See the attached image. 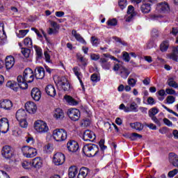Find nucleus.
<instances>
[{
	"label": "nucleus",
	"mask_w": 178,
	"mask_h": 178,
	"mask_svg": "<svg viewBox=\"0 0 178 178\" xmlns=\"http://www.w3.org/2000/svg\"><path fill=\"white\" fill-rule=\"evenodd\" d=\"M128 112H138V106L136 102H133L129 107L128 106Z\"/></svg>",
	"instance_id": "36"
},
{
	"label": "nucleus",
	"mask_w": 178,
	"mask_h": 178,
	"mask_svg": "<svg viewBox=\"0 0 178 178\" xmlns=\"http://www.w3.org/2000/svg\"><path fill=\"white\" fill-rule=\"evenodd\" d=\"M158 94L159 95V97H159V101H163V99H165V95H166V92H165V90L163 89H161L160 90L159 92H158Z\"/></svg>",
	"instance_id": "49"
},
{
	"label": "nucleus",
	"mask_w": 178,
	"mask_h": 178,
	"mask_svg": "<svg viewBox=\"0 0 178 178\" xmlns=\"http://www.w3.org/2000/svg\"><path fill=\"white\" fill-rule=\"evenodd\" d=\"M90 124H91V121L90 120V119H86L81 122V126L82 127H87Z\"/></svg>",
	"instance_id": "52"
},
{
	"label": "nucleus",
	"mask_w": 178,
	"mask_h": 178,
	"mask_svg": "<svg viewBox=\"0 0 178 178\" xmlns=\"http://www.w3.org/2000/svg\"><path fill=\"white\" fill-rule=\"evenodd\" d=\"M152 37L153 38H158L159 37V31H158L156 29H153L152 31Z\"/></svg>",
	"instance_id": "59"
},
{
	"label": "nucleus",
	"mask_w": 178,
	"mask_h": 178,
	"mask_svg": "<svg viewBox=\"0 0 178 178\" xmlns=\"http://www.w3.org/2000/svg\"><path fill=\"white\" fill-rule=\"evenodd\" d=\"M78 173H79V168H77L76 166H71L69 168L68 176H69L70 178L76 177V176H77Z\"/></svg>",
	"instance_id": "30"
},
{
	"label": "nucleus",
	"mask_w": 178,
	"mask_h": 178,
	"mask_svg": "<svg viewBox=\"0 0 178 178\" xmlns=\"http://www.w3.org/2000/svg\"><path fill=\"white\" fill-rule=\"evenodd\" d=\"M90 58H91L92 60H98L99 59V60L101 59V58H99V54H91Z\"/></svg>",
	"instance_id": "64"
},
{
	"label": "nucleus",
	"mask_w": 178,
	"mask_h": 178,
	"mask_svg": "<svg viewBox=\"0 0 178 178\" xmlns=\"http://www.w3.org/2000/svg\"><path fill=\"white\" fill-rule=\"evenodd\" d=\"M159 131V133H161V134H166L167 133H169V128L163 127L161 129H160Z\"/></svg>",
	"instance_id": "58"
},
{
	"label": "nucleus",
	"mask_w": 178,
	"mask_h": 178,
	"mask_svg": "<svg viewBox=\"0 0 178 178\" xmlns=\"http://www.w3.org/2000/svg\"><path fill=\"white\" fill-rule=\"evenodd\" d=\"M119 74L122 79H127V77H129V74H130V72L127 68L121 67Z\"/></svg>",
	"instance_id": "33"
},
{
	"label": "nucleus",
	"mask_w": 178,
	"mask_h": 178,
	"mask_svg": "<svg viewBox=\"0 0 178 178\" xmlns=\"http://www.w3.org/2000/svg\"><path fill=\"white\" fill-rule=\"evenodd\" d=\"M57 86L63 90V91H69L70 90V83L65 76L58 77Z\"/></svg>",
	"instance_id": "8"
},
{
	"label": "nucleus",
	"mask_w": 178,
	"mask_h": 178,
	"mask_svg": "<svg viewBox=\"0 0 178 178\" xmlns=\"http://www.w3.org/2000/svg\"><path fill=\"white\" fill-rule=\"evenodd\" d=\"M0 108L5 111H10L13 108V103L9 99L1 100Z\"/></svg>",
	"instance_id": "12"
},
{
	"label": "nucleus",
	"mask_w": 178,
	"mask_h": 178,
	"mask_svg": "<svg viewBox=\"0 0 178 178\" xmlns=\"http://www.w3.org/2000/svg\"><path fill=\"white\" fill-rule=\"evenodd\" d=\"M128 84L131 86V87H135L136 84H137V79L133 78L128 79Z\"/></svg>",
	"instance_id": "51"
},
{
	"label": "nucleus",
	"mask_w": 178,
	"mask_h": 178,
	"mask_svg": "<svg viewBox=\"0 0 178 178\" xmlns=\"http://www.w3.org/2000/svg\"><path fill=\"white\" fill-rule=\"evenodd\" d=\"M25 109L29 113H35L37 105L33 102H28L25 104Z\"/></svg>",
	"instance_id": "15"
},
{
	"label": "nucleus",
	"mask_w": 178,
	"mask_h": 178,
	"mask_svg": "<svg viewBox=\"0 0 178 178\" xmlns=\"http://www.w3.org/2000/svg\"><path fill=\"white\" fill-rule=\"evenodd\" d=\"M161 106H162L164 109H165V111H166L167 112H169V113H172V115H175V116H177V118H178V114H177V113H176V112L173 111V110H172V109L168 108L166 106H165V104H161Z\"/></svg>",
	"instance_id": "53"
},
{
	"label": "nucleus",
	"mask_w": 178,
	"mask_h": 178,
	"mask_svg": "<svg viewBox=\"0 0 178 178\" xmlns=\"http://www.w3.org/2000/svg\"><path fill=\"white\" fill-rule=\"evenodd\" d=\"M0 178H10L9 175L3 170H0Z\"/></svg>",
	"instance_id": "61"
},
{
	"label": "nucleus",
	"mask_w": 178,
	"mask_h": 178,
	"mask_svg": "<svg viewBox=\"0 0 178 178\" xmlns=\"http://www.w3.org/2000/svg\"><path fill=\"white\" fill-rule=\"evenodd\" d=\"M167 84L169 86V87H172V88H178V83L177 82H175L173 77L168 79Z\"/></svg>",
	"instance_id": "35"
},
{
	"label": "nucleus",
	"mask_w": 178,
	"mask_h": 178,
	"mask_svg": "<svg viewBox=\"0 0 178 178\" xmlns=\"http://www.w3.org/2000/svg\"><path fill=\"white\" fill-rule=\"evenodd\" d=\"M165 92L168 94V95H175V94H176V90L172 88H166Z\"/></svg>",
	"instance_id": "60"
},
{
	"label": "nucleus",
	"mask_w": 178,
	"mask_h": 178,
	"mask_svg": "<svg viewBox=\"0 0 178 178\" xmlns=\"http://www.w3.org/2000/svg\"><path fill=\"white\" fill-rule=\"evenodd\" d=\"M79 71H80V68H79V67H74L73 68V72H74L75 76H76L77 79H79L80 84L82 87L83 91H86V88H84V83H83V81L81 80V78L80 77V76H81V72H80Z\"/></svg>",
	"instance_id": "22"
},
{
	"label": "nucleus",
	"mask_w": 178,
	"mask_h": 178,
	"mask_svg": "<svg viewBox=\"0 0 178 178\" xmlns=\"http://www.w3.org/2000/svg\"><path fill=\"white\" fill-rule=\"evenodd\" d=\"M54 118L56 120H62L65 118V113L61 108H56L54 111Z\"/></svg>",
	"instance_id": "24"
},
{
	"label": "nucleus",
	"mask_w": 178,
	"mask_h": 178,
	"mask_svg": "<svg viewBox=\"0 0 178 178\" xmlns=\"http://www.w3.org/2000/svg\"><path fill=\"white\" fill-rule=\"evenodd\" d=\"M17 81L26 85V88L29 87L27 83H33L34 81V72L31 68H26L24 71L23 76L19 75L17 78Z\"/></svg>",
	"instance_id": "1"
},
{
	"label": "nucleus",
	"mask_w": 178,
	"mask_h": 178,
	"mask_svg": "<svg viewBox=\"0 0 178 178\" xmlns=\"http://www.w3.org/2000/svg\"><path fill=\"white\" fill-rule=\"evenodd\" d=\"M178 173L177 169H174L168 172V177H175Z\"/></svg>",
	"instance_id": "57"
},
{
	"label": "nucleus",
	"mask_w": 178,
	"mask_h": 178,
	"mask_svg": "<svg viewBox=\"0 0 178 178\" xmlns=\"http://www.w3.org/2000/svg\"><path fill=\"white\" fill-rule=\"evenodd\" d=\"M53 138L57 143L65 141L67 138V131L63 129H56L53 131Z\"/></svg>",
	"instance_id": "3"
},
{
	"label": "nucleus",
	"mask_w": 178,
	"mask_h": 178,
	"mask_svg": "<svg viewBox=\"0 0 178 178\" xmlns=\"http://www.w3.org/2000/svg\"><path fill=\"white\" fill-rule=\"evenodd\" d=\"M99 63L103 69L105 70H109L111 69V62L108 61L106 58H101L99 60Z\"/></svg>",
	"instance_id": "26"
},
{
	"label": "nucleus",
	"mask_w": 178,
	"mask_h": 178,
	"mask_svg": "<svg viewBox=\"0 0 178 178\" xmlns=\"http://www.w3.org/2000/svg\"><path fill=\"white\" fill-rule=\"evenodd\" d=\"M31 165L35 169H41L42 168V159L36 157L32 160Z\"/></svg>",
	"instance_id": "20"
},
{
	"label": "nucleus",
	"mask_w": 178,
	"mask_h": 178,
	"mask_svg": "<svg viewBox=\"0 0 178 178\" xmlns=\"http://www.w3.org/2000/svg\"><path fill=\"white\" fill-rule=\"evenodd\" d=\"M157 113H159V109L156 107H153L149 110V117L155 116Z\"/></svg>",
	"instance_id": "40"
},
{
	"label": "nucleus",
	"mask_w": 178,
	"mask_h": 178,
	"mask_svg": "<svg viewBox=\"0 0 178 178\" xmlns=\"http://www.w3.org/2000/svg\"><path fill=\"white\" fill-rule=\"evenodd\" d=\"M64 99H65V101L70 104V105H74L76 106L79 104V102H77V101H76V99H73V97H72L71 96L69 95H65L64 97Z\"/></svg>",
	"instance_id": "34"
},
{
	"label": "nucleus",
	"mask_w": 178,
	"mask_h": 178,
	"mask_svg": "<svg viewBox=\"0 0 178 178\" xmlns=\"http://www.w3.org/2000/svg\"><path fill=\"white\" fill-rule=\"evenodd\" d=\"M17 83L15 81H8L6 83V87L11 88V90L15 92H17L19 88H21V90H27V85L26 83H20L19 81H17Z\"/></svg>",
	"instance_id": "4"
},
{
	"label": "nucleus",
	"mask_w": 178,
	"mask_h": 178,
	"mask_svg": "<svg viewBox=\"0 0 178 178\" xmlns=\"http://www.w3.org/2000/svg\"><path fill=\"white\" fill-rule=\"evenodd\" d=\"M118 5L120 9L123 10L127 6V0H119Z\"/></svg>",
	"instance_id": "45"
},
{
	"label": "nucleus",
	"mask_w": 178,
	"mask_h": 178,
	"mask_svg": "<svg viewBox=\"0 0 178 178\" xmlns=\"http://www.w3.org/2000/svg\"><path fill=\"white\" fill-rule=\"evenodd\" d=\"M31 95L34 101H40L41 99V90L38 88H33L31 92Z\"/></svg>",
	"instance_id": "19"
},
{
	"label": "nucleus",
	"mask_w": 178,
	"mask_h": 178,
	"mask_svg": "<svg viewBox=\"0 0 178 178\" xmlns=\"http://www.w3.org/2000/svg\"><path fill=\"white\" fill-rule=\"evenodd\" d=\"M77 58L83 66L87 65V59H86L81 54H77Z\"/></svg>",
	"instance_id": "46"
},
{
	"label": "nucleus",
	"mask_w": 178,
	"mask_h": 178,
	"mask_svg": "<svg viewBox=\"0 0 178 178\" xmlns=\"http://www.w3.org/2000/svg\"><path fill=\"white\" fill-rule=\"evenodd\" d=\"M168 58H170V59H172V60H175V62H178V54L171 53L168 54Z\"/></svg>",
	"instance_id": "55"
},
{
	"label": "nucleus",
	"mask_w": 178,
	"mask_h": 178,
	"mask_svg": "<svg viewBox=\"0 0 178 178\" xmlns=\"http://www.w3.org/2000/svg\"><path fill=\"white\" fill-rule=\"evenodd\" d=\"M16 119L17 120H22L26 119V117L27 116V113L23 108L19 109L16 113Z\"/></svg>",
	"instance_id": "28"
},
{
	"label": "nucleus",
	"mask_w": 178,
	"mask_h": 178,
	"mask_svg": "<svg viewBox=\"0 0 178 178\" xmlns=\"http://www.w3.org/2000/svg\"><path fill=\"white\" fill-rule=\"evenodd\" d=\"M1 155L4 159H12L15 155V150L10 145H5L1 148Z\"/></svg>",
	"instance_id": "5"
},
{
	"label": "nucleus",
	"mask_w": 178,
	"mask_h": 178,
	"mask_svg": "<svg viewBox=\"0 0 178 178\" xmlns=\"http://www.w3.org/2000/svg\"><path fill=\"white\" fill-rule=\"evenodd\" d=\"M168 48H169V41L165 40L161 44L160 49L161 52H165V51H168Z\"/></svg>",
	"instance_id": "37"
},
{
	"label": "nucleus",
	"mask_w": 178,
	"mask_h": 178,
	"mask_svg": "<svg viewBox=\"0 0 178 178\" xmlns=\"http://www.w3.org/2000/svg\"><path fill=\"white\" fill-rule=\"evenodd\" d=\"M0 130L1 133H8L9 131V121L8 118H3L0 120Z\"/></svg>",
	"instance_id": "11"
},
{
	"label": "nucleus",
	"mask_w": 178,
	"mask_h": 178,
	"mask_svg": "<svg viewBox=\"0 0 178 178\" xmlns=\"http://www.w3.org/2000/svg\"><path fill=\"white\" fill-rule=\"evenodd\" d=\"M103 56H104V58H109L110 59H111V60H115V62H119V60L118 58H116L115 56H113L109 54H104Z\"/></svg>",
	"instance_id": "56"
},
{
	"label": "nucleus",
	"mask_w": 178,
	"mask_h": 178,
	"mask_svg": "<svg viewBox=\"0 0 178 178\" xmlns=\"http://www.w3.org/2000/svg\"><path fill=\"white\" fill-rule=\"evenodd\" d=\"M156 9L160 12H169V4L166 2L159 3L157 5Z\"/></svg>",
	"instance_id": "27"
},
{
	"label": "nucleus",
	"mask_w": 178,
	"mask_h": 178,
	"mask_svg": "<svg viewBox=\"0 0 178 178\" xmlns=\"http://www.w3.org/2000/svg\"><path fill=\"white\" fill-rule=\"evenodd\" d=\"M27 33H29V30H19V33H17V36L18 38H24L26 35H27Z\"/></svg>",
	"instance_id": "41"
},
{
	"label": "nucleus",
	"mask_w": 178,
	"mask_h": 178,
	"mask_svg": "<svg viewBox=\"0 0 178 178\" xmlns=\"http://www.w3.org/2000/svg\"><path fill=\"white\" fill-rule=\"evenodd\" d=\"M90 41L93 47H98V44H99V42L98 41V38L95 36H92Z\"/></svg>",
	"instance_id": "50"
},
{
	"label": "nucleus",
	"mask_w": 178,
	"mask_h": 178,
	"mask_svg": "<svg viewBox=\"0 0 178 178\" xmlns=\"http://www.w3.org/2000/svg\"><path fill=\"white\" fill-rule=\"evenodd\" d=\"M122 58L125 62H130V54L127 51L122 53Z\"/></svg>",
	"instance_id": "54"
},
{
	"label": "nucleus",
	"mask_w": 178,
	"mask_h": 178,
	"mask_svg": "<svg viewBox=\"0 0 178 178\" xmlns=\"http://www.w3.org/2000/svg\"><path fill=\"white\" fill-rule=\"evenodd\" d=\"M34 48L37 55V58L38 59L42 58V49H41V47L38 46H35Z\"/></svg>",
	"instance_id": "38"
},
{
	"label": "nucleus",
	"mask_w": 178,
	"mask_h": 178,
	"mask_svg": "<svg viewBox=\"0 0 178 178\" xmlns=\"http://www.w3.org/2000/svg\"><path fill=\"white\" fill-rule=\"evenodd\" d=\"M134 16H136V12H134V7L133 6H129L127 10V15L125 17V21L131 22Z\"/></svg>",
	"instance_id": "18"
},
{
	"label": "nucleus",
	"mask_w": 178,
	"mask_h": 178,
	"mask_svg": "<svg viewBox=\"0 0 178 178\" xmlns=\"http://www.w3.org/2000/svg\"><path fill=\"white\" fill-rule=\"evenodd\" d=\"M44 91L49 97H51V98H55L56 97V89H55V86L51 84L47 85L45 88Z\"/></svg>",
	"instance_id": "13"
},
{
	"label": "nucleus",
	"mask_w": 178,
	"mask_h": 178,
	"mask_svg": "<svg viewBox=\"0 0 178 178\" xmlns=\"http://www.w3.org/2000/svg\"><path fill=\"white\" fill-rule=\"evenodd\" d=\"M34 129L38 133H48L49 130L48 125L42 120L35 121L34 123Z\"/></svg>",
	"instance_id": "6"
},
{
	"label": "nucleus",
	"mask_w": 178,
	"mask_h": 178,
	"mask_svg": "<svg viewBox=\"0 0 178 178\" xmlns=\"http://www.w3.org/2000/svg\"><path fill=\"white\" fill-rule=\"evenodd\" d=\"M24 44L28 48H31L33 47V40L30 38H26L24 40Z\"/></svg>",
	"instance_id": "39"
},
{
	"label": "nucleus",
	"mask_w": 178,
	"mask_h": 178,
	"mask_svg": "<svg viewBox=\"0 0 178 178\" xmlns=\"http://www.w3.org/2000/svg\"><path fill=\"white\" fill-rule=\"evenodd\" d=\"M107 26H116L118 24V19L115 18L110 19L106 22Z\"/></svg>",
	"instance_id": "48"
},
{
	"label": "nucleus",
	"mask_w": 178,
	"mask_h": 178,
	"mask_svg": "<svg viewBox=\"0 0 178 178\" xmlns=\"http://www.w3.org/2000/svg\"><path fill=\"white\" fill-rule=\"evenodd\" d=\"M20 127L22 129H27V126H29V123H27V120L26 118L24 120H18Z\"/></svg>",
	"instance_id": "44"
},
{
	"label": "nucleus",
	"mask_w": 178,
	"mask_h": 178,
	"mask_svg": "<svg viewBox=\"0 0 178 178\" xmlns=\"http://www.w3.org/2000/svg\"><path fill=\"white\" fill-rule=\"evenodd\" d=\"M90 79L92 81H99V79L98 78V74H93L90 76Z\"/></svg>",
	"instance_id": "62"
},
{
	"label": "nucleus",
	"mask_w": 178,
	"mask_h": 178,
	"mask_svg": "<svg viewBox=\"0 0 178 178\" xmlns=\"http://www.w3.org/2000/svg\"><path fill=\"white\" fill-rule=\"evenodd\" d=\"M83 140L84 141H94L95 140V134L90 130H86L83 133Z\"/></svg>",
	"instance_id": "17"
},
{
	"label": "nucleus",
	"mask_w": 178,
	"mask_h": 178,
	"mask_svg": "<svg viewBox=\"0 0 178 178\" xmlns=\"http://www.w3.org/2000/svg\"><path fill=\"white\" fill-rule=\"evenodd\" d=\"M65 159L66 157L65 156V154L61 152H57L54 154L53 157V162L54 165H56V166H59L65 163Z\"/></svg>",
	"instance_id": "9"
},
{
	"label": "nucleus",
	"mask_w": 178,
	"mask_h": 178,
	"mask_svg": "<svg viewBox=\"0 0 178 178\" xmlns=\"http://www.w3.org/2000/svg\"><path fill=\"white\" fill-rule=\"evenodd\" d=\"M67 147L70 152H77L79 151V143L76 140H70L67 143Z\"/></svg>",
	"instance_id": "14"
},
{
	"label": "nucleus",
	"mask_w": 178,
	"mask_h": 178,
	"mask_svg": "<svg viewBox=\"0 0 178 178\" xmlns=\"http://www.w3.org/2000/svg\"><path fill=\"white\" fill-rule=\"evenodd\" d=\"M90 173V169L83 167L79 170L77 178H86Z\"/></svg>",
	"instance_id": "29"
},
{
	"label": "nucleus",
	"mask_w": 178,
	"mask_h": 178,
	"mask_svg": "<svg viewBox=\"0 0 178 178\" xmlns=\"http://www.w3.org/2000/svg\"><path fill=\"white\" fill-rule=\"evenodd\" d=\"M67 115L71 120L73 122H77L80 119L81 113L80 110L77 108H70L67 111Z\"/></svg>",
	"instance_id": "10"
},
{
	"label": "nucleus",
	"mask_w": 178,
	"mask_h": 178,
	"mask_svg": "<svg viewBox=\"0 0 178 178\" xmlns=\"http://www.w3.org/2000/svg\"><path fill=\"white\" fill-rule=\"evenodd\" d=\"M130 126L131 129H134L135 130H137L138 131H141L144 129V124H143L140 122H136L134 123H131Z\"/></svg>",
	"instance_id": "32"
},
{
	"label": "nucleus",
	"mask_w": 178,
	"mask_h": 178,
	"mask_svg": "<svg viewBox=\"0 0 178 178\" xmlns=\"http://www.w3.org/2000/svg\"><path fill=\"white\" fill-rule=\"evenodd\" d=\"M130 140L131 141H136L138 138H143V136L140 135L137 133H132L129 136Z\"/></svg>",
	"instance_id": "43"
},
{
	"label": "nucleus",
	"mask_w": 178,
	"mask_h": 178,
	"mask_svg": "<svg viewBox=\"0 0 178 178\" xmlns=\"http://www.w3.org/2000/svg\"><path fill=\"white\" fill-rule=\"evenodd\" d=\"M169 161L175 168H178V156L175 153L169 154Z\"/></svg>",
	"instance_id": "25"
},
{
	"label": "nucleus",
	"mask_w": 178,
	"mask_h": 178,
	"mask_svg": "<svg viewBox=\"0 0 178 178\" xmlns=\"http://www.w3.org/2000/svg\"><path fill=\"white\" fill-rule=\"evenodd\" d=\"M140 10L142 13H149L151 12V4L149 3H143Z\"/></svg>",
	"instance_id": "31"
},
{
	"label": "nucleus",
	"mask_w": 178,
	"mask_h": 178,
	"mask_svg": "<svg viewBox=\"0 0 178 178\" xmlns=\"http://www.w3.org/2000/svg\"><path fill=\"white\" fill-rule=\"evenodd\" d=\"M165 101H166L165 104L172 105V104H175V102H176V97L172 95H169L167 97Z\"/></svg>",
	"instance_id": "42"
},
{
	"label": "nucleus",
	"mask_w": 178,
	"mask_h": 178,
	"mask_svg": "<svg viewBox=\"0 0 178 178\" xmlns=\"http://www.w3.org/2000/svg\"><path fill=\"white\" fill-rule=\"evenodd\" d=\"M15 66V58L12 56H8L6 58V67L7 70L12 69Z\"/></svg>",
	"instance_id": "21"
},
{
	"label": "nucleus",
	"mask_w": 178,
	"mask_h": 178,
	"mask_svg": "<svg viewBox=\"0 0 178 178\" xmlns=\"http://www.w3.org/2000/svg\"><path fill=\"white\" fill-rule=\"evenodd\" d=\"M23 156L26 158H34L37 156V149L29 146H24L22 148Z\"/></svg>",
	"instance_id": "7"
},
{
	"label": "nucleus",
	"mask_w": 178,
	"mask_h": 178,
	"mask_svg": "<svg viewBox=\"0 0 178 178\" xmlns=\"http://www.w3.org/2000/svg\"><path fill=\"white\" fill-rule=\"evenodd\" d=\"M47 33L49 35H52V34H56V33H58V31L55 28H49L47 31Z\"/></svg>",
	"instance_id": "63"
},
{
	"label": "nucleus",
	"mask_w": 178,
	"mask_h": 178,
	"mask_svg": "<svg viewBox=\"0 0 178 178\" xmlns=\"http://www.w3.org/2000/svg\"><path fill=\"white\" fill-rule=\"evenodd\" d=\"M31 52V50L28 48H24L22 49V54L24 55L25 58H29L30 56V53Z\"/></svg>",
	"instance_id": "47"
},
{
	"label": "nucleus",
	"mask_w": 178,
	"mask_h": 178,
	"mask_svg": "<svg viewBox=\"0 0 178 178\" xmlns=\"http://www.w3.org/2000/svg\"><path fill=\"white\" fill-rule=\"evenodd\" d=\"M72 34L76 40V41L81 42V44H83V45H87V42H86V40H84V38L81 37V35H80V33H77V31L76 30H72Z\"/></svg>",
	"instance_id": "23"
},
{
	"label": "nucleus",
	"mask_w": 178,
	"mask_h": 178,
	"mask_svg": "<svg viewBox=\"0 0 178 178\" xmlns=\"http://www.w3.org/2000/svg\"><path fill=\"white\" fill-rule=\"evenodd\" d=\"M99 152V148L98 147V145L92 143L86 144L83 147V152L89 158H91V156H97V154Z\"/></svg>",
	"instance_id": "2"
},
{
	"label": "nucleus",
	"mask_w": 178,
	"mask_h": 178,
	"mask_svg": "<svg viewBox=\"0 0 178 178\" xmlns=\"http://www.w3.org/2000/svg\"><path fill=\"white\" fill-rule=\"evenodd\" d=\"M35 77L38 80H42L45 77V70H44V67H38L35 69Z\"/></svg>",
	"instance_id": "16"
}]
</instances>
